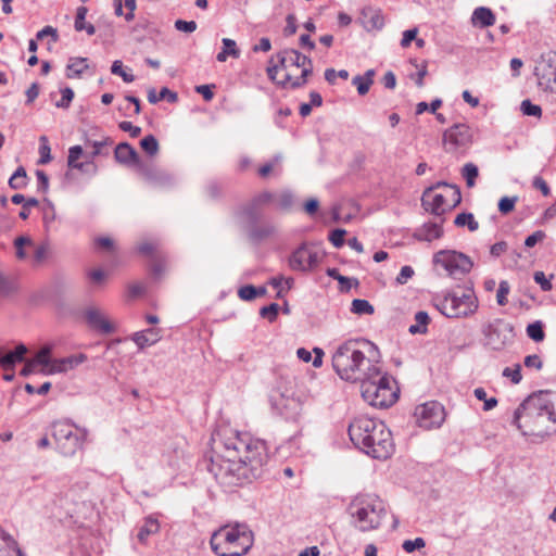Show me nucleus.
<instances>
[{
    "label": "nucleus",
    "instance_id": "19",
    "mask_svg": "<svg viewBox=\"0 0 556 556\" xmlns=\"http://www.w3.org/2000/svg\"><path fill=\"white\" fill-rule=\"evenodd\" d=\"M84 318L88 327L102 334H110L115 331L106 315L96 306H88L84 311Z\"/></svg>",
    "mask_w": 556,
    "mask_h": 556
},
{
    "label": "nucleus",
    "instance_id": "12",
    "mask_svg": "<svg viewBox=\"0 0 556 556\" xmlns=\"http://www.w3.org/2000/svg\"><path fill=\"white\" fill-rule=\"evenodd\" d=\"M434 187H429L425 190L421 203L427 212L435 216H442L447 210L458 205L462 201L460 189L458 187L451 188V202H446V198L440 193H433Z\"/></svg>",
    "mask_w": 556,
    "mask_h": 556
},
{
    "label": "nucleus",
    "instance_id": "4",
    "mask_svg": "<svg viewBox=\"0 0 556 556\" xmlns=\"http://www.w3.org/2000/svg\"><path fill=\"white\" fill-rule=\"evenodd\" d=\"M254 543L253 531L247 523L225 525L210 540L212 551L218 556H243Z\"/></svg>",
    "mask_w": 556,
    "mask_h": 556
},
{
    "label": "nucleus",
    "instance_id": "39",
    "mask_svg": "<svg viewBox=\"0 0 556 556\" xmlns=\"http://www.w3.org/2000/svg\"><path fill=\"white\" fill-rule=\"evenodd\" d=\"M88 67L87 59L85 58H75L71 59L70 63L66 66V76L68 78L79 77L84 71Z\"/></svg>",
    "mask_w": 556,
    "mask_h": 556
},
{
    "label": "nucleus",
    "instance_id": "51",
    "mask_svg": "<svg viewBox=\"0 0 556 556\" xmlns=\"http://www.w3.org/2000/svg\"><path fill=\"white\" fill-rule=\"evenodd\" d=\"M40 147H39V154L40 159L38 161L39 164H47L51 161V149L48 144V139L46 136L40 137Z\"/></svg>",
    "mask_w": 556,
    "mask_h": 556
},
{
    "label": "nucleus",
    "instance_id": "49",
    "mask_svg": "<svg viewBox=\"0 0 556 556\" xmlns=\"http://www.w3.org/2000/svg\"><path fill=\"white\" fill-rule=\"evenodd\" d=\"M520 110L523 115L540 117L542 109L540 105L532 103L530 100H523L520 104Z\"/></svg>",
    "mask_w": 556,
    "mask_h": 556
},
{
    "label": "nucleus",
    "instance_id": "38",
    "mask_svg": "<svg viewBox=\"0 0 556 556\" xmlns=\"http://www.w3.org/2000/svg\"><path fill=\"white\" fill-rule=\"evenodd\" d=\"M260 206L254 205V201H251L247 206H244L240 212V218L248 224V226L257 223L260 218Z\"/></svg>",
    "mask_w": 556,
    "mask_h": 556
},
{
    "label": "nucleus",
    "instance_id": "57",
    "mask_svg": "<svg viewBox=\"0 0 556 556\" xmlns=\"http://www.w3.org/2000/svg\"><path fill=\"white\" fill-rule=\"evenodd\" d=\"M426 542L422 538H416L415 540H406L403 542V549L406 553H413L416 549L425 547Z\"/></svg>",
    "mask_w": 556,
    "mask_h": 556
},
{
    "label": "nucleus",
    "instance_id": "3",
    "mask_svg": "<svg viewBox=\"0 0 556 556\" xmlns=\"http://www.w3.org/2000/svg\"><path fill=\"white\" fill-rule=\"evenodd\" d=\"M521 418L526 419V427L540 428L538 432L532 429L530 434L542 440L556 433V414L547 391L530 394L514 412L513 424L521 431L522 435H528L529 433L522 430Z\"/></svg>",
    "mask_w": 556,
    "mask_h": 556
},
{
    "label": "nucleus",
    "instance_id": "11",
    "mask_svg": "<svg viewBox=\"0 0 556 556\" xmlns=\"http://www.w3.org/2000/svg\"><path fill=\"white\" fill-rule=\"evenodd\" d=\"M368 446H361L359 450L366 455L376 459H387L394 451L392 433L381 420L368 438Z\"/></svg>",
    "mask_w": 556,
    "mask_h": 556
},
{
    "label": "nucleus",
    "instance_id": "35",
    "mask_svg": "<svg viewBox=\"0 0 556 556\" xmlns=\"http://www.w3.org/2000/svg\"><path fill=\"white\" fill-rule=\"evenodd\" d=\"M222 42H223V50L219 53H217V55H216V60L218 62H225L228 59V56L239 58L240 51L237 48L235 40H232L230 38H224L222 40Z\"/></svg>",
    "mask_w": 556,
    "mask_h": 556
},
{
    "label": "nucleus",
    "instance_id": "8",
    "mask_svg": "<svg viewBox=\"0 0 556 556\" xmlns=\"http://www.w3.org/2000/svg\"><path fill=\"white\" fill-rule=\"evenodd\" d=\"M483 345L490 351L502 352L514 343L516 333L513 324L495 318L482 325Z\"/></svg>",
    "mask_w": 556,
    "mask_h": 556
},
{
    "label": "nucleus",
    "instance_id": "53",
    "mask_svg": "<svg viewBox=\"0 0 556 556\" xmlns=\"http://www.w3.org/2000/svg\"><path fill=\"white\" fill-rule=\"evenodd\" d=\"M62 97L55 102V106L60 109H67L74 98V91L70 87L61 90Z\"/></svg>",
    "mask_w": 556,
    "mask_h": 556
},
{
    "label": "nucleus",
    "instance_id": "56",
    "mask_svg": "<svg viewBox=\"0 0 556 556\" xmlns=\"http://www.w3.org/2000/svg\"><path fill=\"white\" fill-rule=\"evenodd\" d=\"M238 295L241 300L252 301L257 296L256 287L252 285L243 286L239 289Z\"/></svg>",
    "mask_w": 556,
    "mask_h": 556
},
{
    "label": "nucleus",
    "instance_id": "58",
    "mask_svg": "<svg viewBox=\"0 0 556 556\" xmlns=\"http://www.w3.org/2000/svg\"><path fill=\"white\" fill-rule=\"evenodd\" d=\"M276 194L269 191H263L256 194L252 201H254V205H258L260 207L265 204H269L275 202Z\"/></svg>",
    "mask_w": 556,
    "mask_h": 556
},
{
    "label": "nucleus",
    "instance_id": "17",
    "mask_svg": "<svg viewBox=\"0 0 556 556\" xmlns=\"http://www.w3.org/2000/svg\"><path fill=\"white\" fill-rule=\"evenodd\" d=\"M378 419L367 416L355 417L348 429L350 440L359 448L361 446H368V438L377 427Z\"/></svg>",
    "mask_w": 556,
    "mask_h": 556
},
{
    "label": "nucleus",
    "instance_id": "21",
    "mask_svg": "<svg viewBox=\"0 0 556 556\" xmlns=\"http://www.w3.org/2000/svg\"><path fill=\"white\" fill-rule=\"evenodd\" d=\"M84 155V150L80 146H73L68 149L67 166L77 169L83 174L94 176L98 173V165L94 161L86 159L84 162L78 160Z\"/></svg>",
    "mask_w": 556,
    "mask_h": 556
},
{
    "label": "nucleus",
    "instance_id": "62",
    "mask_svg": "<svg viewBox=\"0 0 556 556\" xmlns=\"http://www.w3.org/2000/svg\"><path fill=\"white\" fill-rule=\"evenodd\" d=\"M523 364L527 368H534L536 370H540L543 367V362L538 354L527 355Z\"/></svg>",
    "mask_w": 556,
    "mask_h": 556
},
{
    "label": "nucleus",
    "instance_id": "59",
    "mask_svg": "<svg viewBox=\"0 0 556 556\" xmlns=\"http://www.w3.org/2000/svg\"><path fill=\"white\" fill-rule=\"evenodd\" d=\"M346 231L341 228H337L332 230L329 235V241L333 244L336 248H341L344 244V236Z\"/></svg>",
    "mask_w": 556,
    "mask_h": 556
},
{
    "label": "nucleus",
    "instance_id": "25",
    "mask_svg": "<svg viewBox=\"0 0 556 556\" xmlns=\"http://www.w3.org/2000/svg\"><path fill=\"white\" fill-rule=\"evenodd\" d=\"M86 359L87 356L83 353L53 359L52 367H50L48 370H45V374L52 375L66 372L67 370H71L83 364Z\"/></svg>",
    "mask_w": 556,
    "mask_h": 556
},
{
    "label": "nucleus",
    "instance_id": "33",
    "mask_svg": "<svg viewBox=\"0 0 556 556\" xmlns=\"http://www.w3.org/2000/svg\"><path fill=\"white\" fill-rule=\"evenodd\" d=\"M313 352L315 354L314 358H312V353L308 350L300 348L296 351V355L304 363L312 361L313 366L318 368L323 365L324 351L320 348H314Z\"/></svg>",
    "mask_w": 556,
    "mask_h": 556
},
{
    "label": "nucleus",
    "instance_id": "34",
    "mask_svg": "<svg viewBox=\"0 0 556 556\" xmlns=\"http://www.w3.org/2000/svg\"><path fill=\"white\" fill-rule=\"evenodd\" d=\"M374 70H368L365 75H356L352 79V84L357 88V92L361 96H364L368 92L370 86L372 85Z\"/></svg>",
    "mask_w": 556,
    "mask_h": 556
},
{
    "label": "nucleus",
    "instance_id": "6",
    "mask_svg": "<svg viewBox=\"0 0 556 556\" xmlns=\"http://www.w3.org/2000/svg\"><path fill=\"white\" fill-rule=\"evenodd\" d=\"M394 380L387 374H379L376 377L361 381L363 399L371 406L378 408L389 407L397 400V390L392 387Z\"/></svg>",
    "mask_w": 556,
    "mask_h": 556
},
{
    "label": "nucleus",
    "instance_id": "7",
    "mask_svg": "<svg viewBox=\"0 0 556 556\" xmlns=\"http://www.w3.org/2000/svg\"><path fill=\"white\" fill-rule=\"evenodd\" d=\"M276 59L281 70L288 71L290 67L302 70L301 75L298 77H292L289 73H286L283 79L276 81L277 84L292 89L301 88L307 84L308 76L313 73V62L311 58L302 54L298 50L285 49L276 54Z\"/></svg>",
    "mask_w": 556,
    "mask_h": 556
},
{
    "label": "nucleus",
    "instance_id": "36",
    "mask_svg": "<svg viewBox=\"0 0 556 556\" xmlns=\"http://www.w3.org/2000/svg\"><path fill=\"white\" fill-rule=\"evenodd\" d=\"M53 346L46 344L39 352L30 359L36 366H43L47 370L52 367L53 359L51 358Z\"/></svg>",
    "mask_w": 556,
    "mask_h": 556
},
{
    "label": "nucleus",
    "instance_id": "23",
    "mask_svg": "<svg viewBox=\"0 0 556 556\" xmlns=\"http://www.w3.org/2000/svg\"><path fill=\"white\" fill-rule=\"evenodd\" d=\"M359 23L367 31L380 30L384 26V17L380 9L367 7L361 11Z\"/></svg>",
    "mask_w": 556,
    "mask_h": 556
},
{
    "label": "nucleus",
    "instance_id": "5",
    "mask_svg": "<svg viewBox=\"0 0 556 556\" xmlns=\"http://www.w3.org/2000/svg\"><path fill=\"white\" fill-rule=\"evenodd\" d=\"M350 514L355 519V527L366 532L379 528L386 515V505L376 494H359L351 502Z\"/></svg>",
    "mask_w": 556,
    "mask_h": 556
},
{
    "label": "nucleus",
    "instance_id": "9",
    "mask_svg": "<svg viewBox=\"0 0 556 556\" xmlns=\"http://www.w3.org/2000/svg\"><path fill=\"white\" fill-rule=\"evenodd\" d=\"M437 307L447 318H463L478 309V299L472 290L453 292L440 300Z\"/></svg>",
    "mask_w": 556,
    "mask_h": 556
},
{
    "label": "nucleus",
    "instance_id": "60",
    "mask_svg": "<svg viewBox=\"0 0 556 556\" xmlns=\"http://www.w3.org/2000/svg\"><path fill=\"white\" fill-rule=\"evenodd\" d=\"M533 279L541 287V289L543 291L547 292L553 289L551 279L546 278V276L543 271H535L533 275Z\"/></svg>",
    "mask_w": 556,
    "mask_h": 556
},
{
    "label": "nucleus",
    "instance_id": "50",
    "mask_svg": "<svg viewBox=\"0 0 556 556\" xmlns=\"http://www.w3.org/2000/svg\"><path fill=\"white\" fill-rule=\"evenodd\" d=\"M502 375L503 377L509 378L514 384H518L522 379L521 366L516 364L514 367H505Z\"/></svg>",
    "mask_w": 556,
    "mask_h": 556
},
{
    "label": "nucleus",
    "instance_id": "42",
    "mask_svg": "<svg viewBox=\"0 0 556 556\" xmlns=\"http://www.w3.org/2000/svg\"><path fill=\"white\" fill-rule=\"evenodd\" d=\"M351 312L356 315H371L375 308L367 300L354 299L352 301Z\"/></svg>",
    "mask_w": 556,
    "mask_h": 556
},
{
    "label": "nucleus",
    "instance_id": "26",
    "mask_svg": "<svg viewBox=\"0 0 556 556\" xmlns=\"http://www.w3.org/2000/svg\"><path fill=\"white\" fill-rule=\"evenodd\" d=\"M442 223L443 220L440 223H425L415 230L414 238L427 242L441 238L443 236Z\"/></svg>",
    "mask_w": 556,
    "mask_h": 556
},
{
    "label": "nucleus",
    "instance_id": "14",
    "mask_svg": "<svg viewBox=\"0 0 556 556\" xmlns=\"http://www.w3.org/2000/svg\"><path fill=\"white\" fill-rule=\"evenodd\" d=\"M433 262L444 267L452 276L468 274L473 266L469 256L456 251H439L434 254Z\"/></svg>",
    "mask_w": 556,
    "mask_h": 556
},
{
    "label": "nucleus",
    "instance_id": "16",
    "mask_svg": "<svg viewBox=\"0 0 556 556\" xmlns=\"http://www.w3.org/2000/svg\"><path fill=\"white\" fill-rule=\"evenodd\" d=\"M271 408L288 420L295 419L301 412L302 403L293 392L286 390L285 392L275 391L270 395Z\"/></svg>",
    "mask_w": 556,
    "mask_h": 556
},
{
    "label": "nucleus",
    "instance_id": "22",
    "mask_svg": "<svg viewBox=\"0 0 556 556\" xmlns=\"http://www.w3.org/2000/svg\"><path fill=\"white\" fill-rule=\"evenodd\" d=\"M143 178L154 187H166L170 186L174 181L173 177L156 167L140 164L138 167Z\"/></svg>",
    "mask_w": 556,
    "mask_h": 556
},
{
    "label": "nucleus",
    "instance_id": "13",
    "mask_svg": "<svg viewBox=\"0 0 556 556\" xmlns=\"http://www.w3.org/2000/svg\"><path fill=\"white\" fill-rule=\"evenodd\" d=\"M324 256L319 249L304 243L291 253L288 263L292 270L309 271L318 266Z\"/></svg>",
    "mask_w": 556,
    "mask_h": 556
},
{
    "label": "nucleus",
    "instance_id": "63",
    "mask_svg": "<svg viewBox=\"0 0 556 556\" xmlns=\"http://www.w3.org/2000/svg\"><path fill=\"white\" fill-rule=\"evenodd\" d=\"M175 28L184 33H193L197 29V23L194 21L177 20Z\"/></svg>",
    "mask_w": 556,
    "mask_h": 556
},
{
    "label": "nucleus",
    "instance_id": "18",
    "mask_svg": "<svg viewBox=\"0 0 556 556\" xmlns=\"http://www.w3.org/2000/svg\"><path fill=\"white\" fill-rule=\"evenodd\" d=\"M472 141V130L466 124H455L443 134V144L447 152L469 146Z\"/></svg>",
    "mask_w": 556,
    "mask_h": 556
},
{
    "label": "nucleus",
    "instance_id": "31",
    "mask_svg": "<svg viewBox=\"0 0 556 556\" xmlns=\"http://www.w3.org/2000/svg\"><path fill=\"white\" fill-rule=\"evenodd\" d=\"M248 227H249V237L251 240H253L255 242H260V241H263V240L269 238L276 231L275 226L271 224L257 225L255 223Z\"/></svg>",
    "mask_w": 556,
    "mask_h": 556
},
{
    "label": "nucleus",
    "instance_id": "54",
    "mask_svg": "<svg viewBox=\"0 0 556 556\" xmlns=\"http://www.w3.org/2000/svg\"><path fill=\"white\" fill-rule=\"evenodd\" d=\"M279 305L277 303H270L267 306H263L260 309V315L263 318L268 319L269 321H274L278 315Z\"/></svg>",
    "mask_w": 556,
    "mask_h": 556
},
{
    "label": "nucleus",
    "instance_id": "15",
    "mask_svg": "<svg viewBox=\"0 0 556 556\" xmlns=\"http://www.w3.org/2000/svg\"><path fill=\"white\" fill-rule=\"evenodd\" d=\"M414 415L418 426L427 430L441 427L445 418L444 407L435 401L418 405Z\"/></svg>",
    "mask_w": 556,
    "mask_h": 556
},
{
    "label": "nucleus",
    "instance_id": "43",
    "mask_svg": "<svg viewBox=\"0 0 556 556\" xmlns=\"http://www.w3.org/2000/svg\"><path fill=\"white\" fill-rule=\"evenodd\" d=\"M26 170L23 166L16 168L9 179L10 188L14 190L23 189L26 186Z\"/></svg>",
    "mask_w": 556,
    "mask_h": 556
},
{
    "label": "nucleus",
    "instance_id": "20",
    "mask_svg": "<svg viewBox=\"0 0 556 556\" xmlns=\"http://www.w3.org/2000/svg\"><path fill=\"white\" fill-rule=\"evenodd\" d=\"M536 71L542 83L551 90H556V52L543 54Z\"/></svg>",
    "mask_w": 556,
    "mask_h": 556
},
{
    "label": "nucleus",
    "instance_id": "64",
    "mask_svg": "<svg viewBox=\"0 0 556 556\" xmlns=\"http://www.w3.org/2000/svg\"><path fill=\"white\" fill-rule=\"evenodd\" d=\"M121 130L129 132L131 138H137L141 134V128L131 124V122L123 121L118 124Z\"/></svg>",
    "mask_w": 556,
    "mask_h": 556
},
{
    "label": "nucleus",
    "instance_id": "28",
    "mask_svg": "<svg viewBox=\"0 0 556 556\" xmlns=\"http://www.w3.org/2000/svg\"><path fill=\"white\" fill-rule=\"evenodd\" d=\"M131 340L136 343L139 350L154 345L161 340L160 329L148 328L137 331L131 336Z\"/></svg>",
    "mask_w": 556,
    "mask_h": 556
},
{
    "label": "nucleus",
    "instance_id": "2",
    "mask_svg": "<svg viewBox=\"0 0 556 556\" xmlns=\"http://www.w3.org/2000/svg\"><path fill=\"white\" fill-rule=\"evenodd\" d=\"M377 346L366 339H350L340 343L332 353V367L344 381L361 382L376 377L379 365L372 359Z\"/></svg>",
    "mask_w": 556,
    "mask_h": 556
},
{
    "label": "nucleus",
    "instance_id": "55",
    "mask_svg": "<svg viewBox=\"0 0 556 556\" xmlns=\"http://www.w3.org/2000/svg\"><path fill=\"white\" fill-rule=\"evenodd\" d=\"M518 198L517 197H513V198H509V197H503L500 202H498V211L502 213V214H508L510 213L514 207H515V204L517 202Z\"/></svg>",
    "mask_w": 556,
    "mask_h": 556
},
{
    "label": "nucleus",
    "instance_id": "27",
    "mask_svg": "<svg viewBox=\"0 0 556 556\" xmlns=\"http://www.w3.org/2000/svg\"><path fill=\"white\" fill-rule=\"evenodd\" d=\"M160 527L161 526H160L159 519L155 516H153V515L147 516L142 520V523L138 527V532L136 535L138 542L140 544H147L150 536L159 533Z\"/></svg>",
    "mask_w": 556,
    "mask_h": 556
},
{
    "label": "nucleus",
    "instance_id": "52",
    "mask_svg": "<svg viewBox=\"0 0 556 556\" xmlns=\"http://www.w3.org/2000/svg\"><path fill=\"white\" fill-rule=\"evenodd\" d=\"M510 291V286L506 280H502L498 285L496 293V302L498 305L504 306L507 304V294Z\"/></svg>",
    "mask_w": 556,
    "mask_h": 556
},
{
    "label": "nucleus",
    "instance_id": "32",
    "mask_svg": "<svg viewBox=\"0 0 556 556\" xmlns=\"http://www.w3.org/2000/svg\"><path fill=\"white\" fill-rule=\"evenodd\" d=\"M87 13L88 9L86 7L77 8L74 27L76 31L86 30L89 36H92L96 33V28L92 24L86 23Z\"/></svg>",
    "mask_w": 556,
    "mask_h": 556
},
{
    "label": "nucleus",
    "instance_id": "24",
    "mask_svg": "<svg viewBox=\"0 0 556 556\" xmlns=\"http://www.w3.org/2000/svg\"><path fill=\"white\" fill-rule=\"evenodd\" d=\"M115 160L126 166L139 167L142 163L138 152L127 142L118 143L114 150Z\"/></svg>",
    "mask_w": 556,
    "mask_h": 556
},
{
    "label": "nucleus",
    "instance_id": "61",
    "mask_svg": "<svg viewBox=\"0 0 556 556\" xmlns=\"http://www.w3.org/2000/svg\"><path fill=\"white\" fill-rule=\"evenodd\" d=\"M47 36H50L53 42L59 40L58 29L50 25L45 26L41 30H39L36 35V39L41 40Z\"/></svg>",
    "mask_w": 556,
    "mask_h": 556
},
{
    "label": "nucleus",
    "instance_id": "37",
    "mask_svg": "<svg viewBox=\"0 0 556 556\" xmlns=\"http://www.w3.org/2000/svg\"><path fill=\"white\" fill-rule=\"evenodd\" d=\"M164 99L170 103H174L177 101L178 96L176 92L170 91L167 87H163L159 93H156L155 89L153 88L148 91V100L152 104H155L160 100Z\"/></svg>",
    "mask_w": 556,
    "mask_h": 556
},
{
    "label": "nucleus",
    "instance_id": "30",
    "mask_svg": "<svg viewBox=\"0 0 556 556\" xmlns=\"http://www.w3.org/2000/svg\"><path fill=\"white\" fill-rule=\"evenodd\" d=\"M471 23L480 28L490 27L495 24V15L491 9L478 7L472 12Z\"/></svg>",
    "mask_w": 556,
    "mask_h": 556
},
{
    "label": "nucleus",
    "instance_id": "41",
    "mask_svg": "<svg viewBox=\"0 0 556 556\" xmlns=\"http://www.w3.org/2000/svg\"><path fill=\"white\" fill-rule=\"evenodd\" d=\"M454 224L457 227L467 226L470 231H476L479 228L478 222L475 219L472 213H460L455 217Z\"/></svg>",
    "mask_w": 556,
    "mask_h": 556
},
{
    "label": "nucleus",
    "instance_id": "1",
    "mask_svg": "<svg viewBox=\"0 0 556 556\" xmlns=\"http://www.w3.org/2000/svg\"><path fill=\"white\" fill-rule=\"evenodd\" d=\"M212 451L206 468L225 492L261 478L269 459L265 441L228 427L212 434Z\"/></svg>",
    "mask_w": 556,
    "mask_h": 556
},
{
    "label": "nucleus",
    "instance_id": "46",
    "mask_svg": "<svg viewBox=\"0 0 556 556\" xmlns=\"http://www.w3.org/2000/svg\"><path fill=\"white\" fill-rule=\"evenodd\" d=\"M141 149L149 155L153 156L159 152V142L153 135H148L140 141Z\"/></svg>",
    "mask_w": 556,
    "mask_h": 556
},
{
    "label": "nucleus",
    "instance_id": "44",
    "mask_svg": "<svg viewBox=\"0 0 556 556\" xmlns=\"http://www.w3.org/2000/svg\"><path fill=\"white\" fill-rule=\"evenodd\" d=\"M527 336L535 342H541L545 338L543 323L541 320H536L527 326L526 329Z\"/></svg>",
    "mask_w": 556,
    "mask_h": 556
},
{
    "label": "nucleus",
    "instance_id": "29",
    "mask_svg": "<svg viewBox=\"0 0 556 556\" xmlns=\"http://www.w3.org/2000/svg\"><path fill=\"white\" fill-rule=\"evenodd\" d=\"M27 353V346L23 343L16 345L14 351L9 352L8 354L0 357L1 367L8 371L13 370L15 364L22 363L25 361V355Z\"/></svg>",
    "mask_w": 556,
    "mask_h": 556
},
{
    "label": "nucleus",
    "instance_id": "47",
    "mask_svg": "<svg viewBox=\"0 0 556 556\" xmlns=\"http://www.w3.org/2000/svg\"><path fill=\"white\" fill-rule=\"evenodd\" d=\"M463 177L466 179V184L469 188L473 187L476 184V178L478 177L479 170L478 167L473 163H467L464 165L462 170Z\"/></svg>",
    "mask_w": 556,
    "mask_h": 556
},
{
    "label": "nucleus",
    "instance_id": "45",
    "mask_svg": "<svg viewBox=\"0 0 556 556\" xmlns=\"http://www.w3.org/2000/svg\"><path fill=\"white\" fill-rule=\"evenodd\" d=\"M275 203L279 210L289 211L294 203V198H293L292 192L289 190H285L278 194H276Z\"/></svg>",
    "mask_w": 556,
    "mask_h": 556
},
{
    "label": "nucleus",
    "instance_id": "48",
    "mask_svg": "<svg viewBox=\"0 0 556 556\" xmlns=\"http://www.w3.org/2000/svg\"><path fill=\"white\" fill-rule=\"evenodd\" d=\"M111 72L114 75L121 76L125 83H132L135 80V76L123 68V63L119 60L113 62Z\"/></svg>",
    "mask_w": 556,
    "mask_h": 556
},
{
    "label": "nucleus",
    "instance_id": "10",
    "mask_svg": "<svg viewBox=\"0 0 556 556\" xmlns=\"http://www.w3.org/2000/svg\"><path fill=\"white\" fill-rule=\"evenodd\" d=\"M52 435L58 451L64 456H73L81 448L86 432L78 433L71 421L62 420L52 425Z\"/></svg>",
    "mask_w": 556,
    "mask_h": 556
},
{
    "label": "nucleus",
    "instance_id": "40",
    "mask_svg": "<svg viewBox=\"0 0 556 556\" xmlns=\"http://www.w3.org/2000/svg\"><path fill=\"white\" fill-rule=\"evenodd\" d=\"M415 320H416V324L410 325L408 328L409 333H412V334L426 333L427 325L430 320L428 313L424 312V311L417 312L415 314Z\"/></svg>",
    "mask_w": 556,
    "mask_h": 556
}]
</instances>
